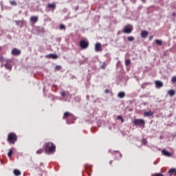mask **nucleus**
Here are the masks:
<instances>
[{
  "instance_id": "nucleus-32",
  "label": "nucleus",
  "mask_w": 176,
  "mask_h": 176,
  "mask_svg": "<svg viewBox=\"0 0 176 176\" xmlns=\"http://www.w3.org/2000/svg\"><path fill=\"white\" fill-rule=\"evenodd\" d=\"M60 30H65V25H60Z\"/></svg>"
},
{
  "instance_id": "nucleus-18",
  "label": "nucleus",
  "mask_w": 176,
  "mask_h": 176,
  "mask_svg": "<svg viewBox=\"0 0 176 176\" xmlns=\"http://www.w3.org/2000/svg\"><path fill=\"white\" fill-rule=\"evenodd\" d=\"M119 98H124L126 97V94L124 92H120L118 94Z\"/></svg>"
},
{
  "instance_id": "nucleus-4",
  "label": "nucleus",
  "mask_w": 176,
  "mask_h": 176,
  "mask_svg": "<svg viewBox=\"0 0 176 176\" xmlns=\"http://www.w3.org/2000/svg\"><path fill=\"white\" fill-rule=\"evenodd\" d=\"M81 49H87L89 47V43L86 40H82L80 43Z\"/></svg>"
},
{
  "instance_id": "nucleus-22",
  "label": "nucleus",
  "mask_w": 176,
  "mask_h": 176,
  "mask_svg": "<svg viewBox=\"0 0 176 176\" xmlns=\"http://www.w3.org/2000/svg\"><path fill=\"white\" fill-rule=\"evenodd\" d=\"M131 63V60H130V59H126V60H125V65L126 66V67H128V65H130V63Z\"/></svg>"
},
{
  "instance_id": "nucleus-19",
  "label": "nucleus",
  "mask_w": 176,
  "mask_h": 176,
  "mask_svg": "<svg viewBox=\"0 0 176 176\" xmlns=\"http://www.w3.org/2000/svg\"><path fill=\"white\" fill-rule=\"evenodd\" d=\"M14 148H10L9 150V152L8 153V157H12V155H13V151H14Z\"/></svg>"
},
{
  "instance_id": "nucleus-10",
  "label": "nucleus",
  "mask_w": 176,
  "mask_h": 176,
  "mask_svg": "<svg viewBox=\"0 0 176 176\" xmlns=\"http://www.w3.org/2000/svg\"><path fill=\"white\" fill-rule=\"evenodd\" d=\"M96 52H100L101 50V43H97L95 45Z\"/></svg>"
},
{
  "instance_id": "nucleus-36",
  "label": "nucleus",
  "mask_w": 176,
  "mask_h": 176,
  "mask_svg": "<svg viewBox=\"0 0 176 176\" xmlns=\"http://www.w3.org/2000/svg\"><path fill=\"white\" fill-rule=\"evenodd\" d=\"M55 69H56L57 71H60V67L59 65H56V67H55Z\"/></svg>"
},
{
  "instance_id": "nucleus-33",
  "label": "nucleus",
  "mask_w": 176,
  "mask_h": 176,
  "mask_svg": "<svg viewBox=\"0 0 176 176\" xmlns=\"http://www.w3.org/2000/svg\"><path fill=\"white\" fill-rule=\"evenodd\" d=\"M172 82H173V83H175L176 82V76H173L172 78Z\"/></svg>"
},
{
  "instance_id": "nucleus-13",
  "label": "nucleus",
  "mask_w": 176,
  "mask_h": 176,
  "mask_svg": "<svg viewBox=\"0 0 176 176\" xmlns=\"http://www.w3.org/2000/svg\"><path fill=\"white\" fill-rule=\"evenodd\" d=\"M153 116V111H146L144 113V116L145 117H149Z\"/></svg>"
},
{
  "instance_id": "nucleus-6",
  "label": "nucleus",
  "mask_w": 176,
  "mask_h": 176,
  "mask_svg": "<svg viewBox=\"0 0 176 176\" xmlns=\"http://www.w3.org/2000/svg\"><path fill=\"white\" fill-rule=\"evenodd\" d=\"M21 54V50L17 49V48H14L12 50V56H20Z\"/></svg>"
},
{
  "instance_id": "nucleus-42",
  "label": "nucleus",
  "mask_w": 176,
  "mask_h": 176,
  "mask_svg": "<svg viewBox=\"0 0 176 176\" xmlns=\"http://www.w3.org/2000/svg\"><path fill=\"white\" fill-rule=\"evenodd\" d=\"M67 124H69V122H68V121H67Z\"/></svg>"
},
{
  "instance_id": "nucleus-17",
  "label": "nucleus",
  "mask_w": 176,
  "mask_h": 176,
  "mask_svg": "<svg viewBox=\"0 0 176 176\" xmlns=\"http://www.w3.org/2000/svg\"><path fill=\"white\" fill-rule=\"evenodd\" d=\"M168 94H169V96L170 97H173V96H175V91H174V90H169L168 91Z\"/></svg>"
},
{
  "instance_id": "nucleus-41",
  "label": "nucleus",
  "mask_w": 176,
  "mask_h": 176,
  "mask_svg": "<svg viewBox=\"0 0 176 176\" xmlns=\"http://www.w3.org/2000/svg\"><path fill=\"white\" fill-rule=\"evenodd\" d=\"M110 164H112V162H110Z\"/></svg>"
},
{
  "instance_id": "nucleus-29",
  "label": "nucleus",
  "mask_w": 176,
  "mask_h": 176,
  "mask_svg": "<svg viewBox=\"0 0 176 176\" xmlns=\"http://www.w3.org/2000/svg\"><path fill=\"white\" fill-rule=\"evenodd\" d=\"M60 95L62 96V97H66L67 96V94H65V91H62L60 92Z\"/></svg>"
},
{
  "instance_id": "nucleus-39",
  "label": "nucleus",
  "mask_w": 176,
  "mask_h": 176,
  "mask_svg": "<svg viewBox=\"0 0 176 176\" xmlns=\"http://www.w3.org/2000/svg\"><path fill=\"white\" fill-rule=\"evenodd\" d=\"M172 16H176V13L175 12H173L172 13Z\"/></svg>"
},
{
  "instance_id": "nucleus-8",
  "label": "nucleus",
  "mask_w": 176,
  "mask_h": 176,
  "mask_svg": "<svg viewBox=\"0 0 176 176\" xmlns=\"http://www.w3.org/2000/svg\"><path fill=\"white\" fill-rule=\"evenodd\" d=\"M133 31V28H124L123 30V32L125 34H131V32Z\"/></svg>"
},
{
  "instance_id": "nucleus-15",
  "label": "nucleus",
  "mask_w": 176,
  "mask_h": 176,
  "mask_svg": "<svg viewBox=\"0 0 176 176\" xmlns=\"http://www.w3.org/2000/svg\"><path fill=\"white\" fill-rule=\"evenodd\" d=\"M69 116H72V113L67 111L64 113L63 119H67V118H69Z\"/></svg>"
},
{
  "instance_id": "nucleus-12",
  "label": "nucleus",
  "mask_w": 176,
  "mask_h": 176,
  "mask_svg": "<svg viewBox=\"0 0 176 176\" xmlns=\"http://www.w3.org/2000/svg\"><path fill=\"white\" fill-rule=\"evenodd\" d=\"M148 31L146 30H143L141 32V38H146V36H148Z\"/></svg>"
},
{
  "instance_id": "nucleus-16",
  "label": "nucleus",
  "mask_w": 176,
  "mask_h": 176,
  "mask_svg": "<svg viewBox=\"0 0 176 176\" xmlns=\"http://www.w3.org/2000/svg\"><path fill=\"white\" fill-rule=\"evenodd\" d=\"M14 174L16 176H20V175H21V172L19 169H14Z\"/></svg>"
},
{
  "instance_id": "nucleus-24",
  "label": "nucleus",
  "mask_w": 176,
  "mask_h": 176,
  "mask_svg": "<svg viewBox=\"0 0 176 176\" xmlns=\"http://www.w3.org/2000/svg\"><path fill=\"white\" fill-rule=\"evenodd\" d=\"M41 153H43V149L40 148L38 151H36L37 155H41Z\"/></svg>"
},
{
  "instance_id": "nucleus-2",
  "label": "nucleus",
  "mask_w": 176,
  "mask_h": 176,
  "mask_svg": "<svg viewBox=\"0 0 176 176\" xmlns=\"http://www.w3.org/2000/svg\"><path fill=\"white\" fill-rule=\"evenodd\" d=\"M16 141H17V135H16V133H11L8 134V142H9V144H14V142H16Z\"/></svg>"
},
{
  "instance_id": "nucleus-34",
  "label": "nucleus",
  "mask_w": 176,
  "mask_h": 176,
  "mask_svg": "<svg viewBox=\"0 0 176 176\" xmlns=\"http://www.w3.org/2000/svg\"><path fill=\"white\" fill-rule=\"evenodd\" d=\"M153 176H164V175H163V174L162 173H156V174H154Z\"/></svg>"
},
{
  "instance_id": "nucleus-40",
  "label": "nucleus",
  "mask_w": 176,
  "mask_h": 176,
  "mask_svg": "<svg viewBox=\"0 0 176 176\" xmlns=\"http://www.w3.org/2000/svg\"><path fill=\"white\" fill-rule=\"evenodd\" d=\"M142 2H145V0H142Z\"/></svg>"
},
{
  "instance_id": "nucleus-38",
  "label": "nucleus",
  "mask_w": 176,
  "mask_h": 176,
  "mask_svg": "<svg viewBox=\"0 0 176 176\" xmlns=\"http://www.w3.org/2000/svg\"><path fill=\"white\" fill-rule=\"evenodd\" d=\"M153 38V36H151L149 37L150 41H152Z\"/></svg>"
},
{
  "instance_id": "nucleus-11",
  "label": "nucleus",
  "mask_w": 176,
  "mask_h": 176,
  "mask_svg": "<svg viewBox=\"0 0 176 176\" xmlns=\"http://www.w3.org/2000/svg\"><path fill=\"white\" fill-rule=\"evenodd\" d=\"M162 154H164V156H167L168 157H171V153L166 150L164 149L162 150Z\"/></svg>"
},
{
  "instance_id": "nucleus-1",
  "label": "nucleus",
  "mask_w": 176,
  "mask_h": 176,
  "mask_svg": "<svg viewBox=\"0 0 176 176\" xmlns=\"http://www.w3.org/2000/svg\"><path fill=\"white\" fill-rule=\"evenodd\" d=\"M44 151L45 153H52L56 151V145L52 142H46L44 144Z\"/></svg>"
},
{
  "instance_id": "nucleus-25",
  "label": "nucleus",
  "mask_w": 176,
  "mask_h": 176,
  "mask_svg": "<svg viewBox=\"0 0 176 176\" xmlns=\"http://www.w3.org/2000/svg\"><path fill=\"white\" fill-rule=\"evenodd\" d=\"M118 120H121L122 123H123V122H124L123 117H122L121 116H118Z\"/></svg>"
},
{
  "instance_id": "nucleus-9",
  "label": "nucleus",
  "mask_w": 176,
  "mask_h": 176,
  "mask_svg": "<svg viewBox=\"0 0 176 176\" xmlns=\"http://www.w3.org/2000/svg\"><path fill=\"white\" fill-rule=\"evenodd\" d=\"M38 20H39V19L38 18V16H32L30 17V21L32 23H36L38 21Z\"/></svg>"
},
{
  "instance_id": "nucleus-23",
  "label": "nucleus",
  "mask_w": 176,
  "mask_h": 176,
  "mask_svg": "<svg viewBox=\"0 0 176 176\" xmlns=\"http://www.w3.org/2000/svg\"><path fill=\"white\" fill-rule=\"evenodd\" d=\"M107 65H107V63H103L102 65H101L102 69H105V68H107Z\"/></svg>"
},
{
  "instance_id": "nucleus-30",
  "label": "nucleus",
  "mask_w": 176,
  "mask_h": 176,
  "mask_svg": "<svg viewBox=\"0 0 176 176\" xmlns=\"http://www.w3.org/2000/svg\"><path fill=\"white\" fill-rule=\"evenodd\" d=\"M142 144L143 145H146V144H148V141H146V139L142 140Z\"/></svg>"
},
{
  "instance_id": "nucleus-31",
  "label": "nucleus",
  "mask_w": 176,
  "mask_h": 176,
  "mask_svg": "<svg viewBox=\"0 0 176 176\" xmlns=\"http://www.w3.org/2000/svg\"><path fill=\"white\" fill-rule=\"evenodd\" d=\"M15 23L16 25H20V24H23V22L21 21H16Z\"/></svg>"
},
{
  "instance_id": "nucleus-26",
  "label": "nucleus",
  "mask_w": 176,
  "mask_h": 176,
  "mask_svg": "<svg viewBox=\"0 0 176 176\" xmlns=\"http://www.w3.org/2000/svg\"><path fill=\"white\" fill-rule=\"evenodd\" d=\"M176 169L175 168H171L169 171H168V174H173V173H175Z\"/></svg>"
},
{
  "instance_id": "nucleus-3",
  "label": "nucleus",
  "mask_w": 176,
  "mask_h": 176,
  "mask_svg": "<svg viewBox=\"0 0 176 176\" xmlns=\"http://www.w3.org/2000/svg\"><path fill=\"white\" fill-rule=\"evenodd\" d=\"M135 126H145V120L142 119H135L133 120Z\"/></svg>"
},
{
  "instance_id": "nucleus-28",
  "label": "nucleus",
  "mask_w": 176,
  "mask_h": 176,
  "mask_svg": "<svg viewBox=\"0 0 176 176\" xmlns=\"http://www.w3.org/2000/svg\"><path fill=\"white\" fill-rule=\"evenodd\" d=\"M10 4L13 6H16V5H17V3L15 1H11Z\"/></svg>"
},
{
  "instance_id": "nucleus-20",
  "label": "nucleus",
  "mask_w": 176,
  "mask_h": 176,
  "mask_svg": "<svg viewBox=\"0 0 176 176\" xmlns=\"http://www.w3.org/2000/svg\"><path fill=\"white\" fill-rule=\"evenodd\" d=\"M155 43L160 46H162L163 45V41H162V40H155Z\"/></svg>"
},
{
  "instance_id": "nucleus-5",
  "label": "nucleus",
  "mask_w": 176,
  "mask_h": 176,
  "mask_svg": "<svg viewBox=\"0 0 176 176\" xmlns=\"http://www.w3.org/2000/svg\"><path fill=\"white\" fill-rule=\"evenodd\" d=\"M6 63L4 65V67L6 68V69L12 71V65H10V63H12V60H6Z\"/></svg>"
},
{
  "instance_id": "nucleus-7",
  "label": "nucleus",
  "mask_w": 176,
  "mask_h": 176,
  "mask_svg": "<svg viewBox=\"0 0 176 176\" xmlns=\"http://www.w3.org/2000/svg\"><path fill=\"white\" fill-rule=\"evenodd\" d=\"M155 87L157 89H160V87H163V82L160 80H156L155 81Z\"/></svg>"
},
{
  "instance_id": "nucleus-37",
  "label": "nucleus",
  "mask_w": 176,
  "mask_h": 176,
  "mask_svg": "<svg viewBox=\"0 0 176 176\" xmlns=\"http://www.w3.org/2000/svg\"><path fill=\"white\" fill-rule=\"evenodd\" d=\"M104 93H106V94H107L108 93H109V89H105Z\"/></svg>"
},
{
  "instance_id": "nucleus-35",
  "label": "nucleus",
  "mask_w": 176,
  "mask_h": 176,
  "mask_svg": "<svg viewBox=\"0 0 176 176\" xmlns=\"http://www.w3.org/2000/svg\"><path fill=\"white\" fill-rule=\"evenodd\" d=\"M3 61H5V60L3 59V57L0 56V63H3Z\"/></svg>"
},
{
  "instance_id": "nucleus-27",
  "label": "nucleus",
  "mask_w": 176,
  "mask_h": 176,
  "mask_svg": "<svg viewBox=\"0 0 176 176\" xmlns=\"http://www.w3.org/2000/svg\"><path fill=\"white\" fill-rule=\"evenodd\" d=\"M128 41L129 42H133V41H134V37L133 36H129L128 37Z\"/></svg>"
},
{
  "instance_id": "nucleus-14",
  "label": "nucleus",
  "mask_w": 176,
  "mask_h": 176,
  "mask_svg": "<svg viewBox=\"0 0 176 176\" xmlns=\"http://www.w3.org/2000/svg\"><path fill=\"white\" fill-rule=\"evenodd\" d=\"M47 57H50V58H53L54 60L58 58V56L54 54H50L47 56Z\"/></svg>"
},
{
  "instance_id": "nucleus-21",
  "label": "nucleus",
  "mask_w": 176,
  "mask_h": 176,
  "mask_svg": "<svg viewBox=\"0 0 176 176\" xmlns=\"http://www.w3.org/2000/svg\"><path fill=\"white\" fill-rule=\"evenodd\" d=\"M48 8H50L52 9H56V4L52 3V4H48Z\"/></svg>"
}]
</instances>
